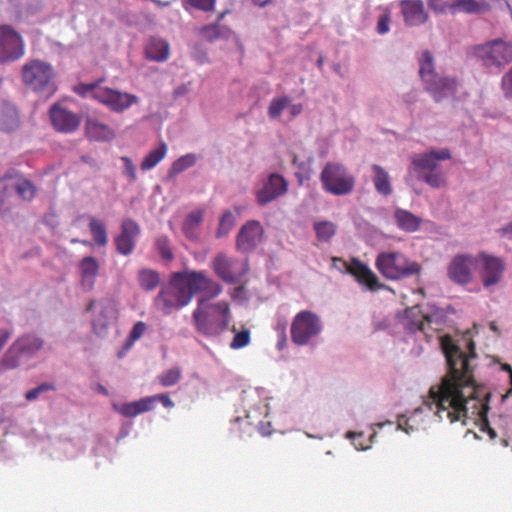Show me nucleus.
<instances>
[{"instance_id":"37","label":"nucleus","mask_w":512,"mask_h":512,"mask_svg":"<svg viewBox=\"0 0 512 512\" xmlns=\"http://www.w3.org/2000/svg\"><path fill=\"white\" fill-rule=\"evenodd\" d=\"M313 229L320 242H329L336 234V225L331 221H317L313 224Z\"/></svg>"},{"instance_id":"5","label":"nucleus","mask_w":512,"mask_h":512,"mask_svg":"<svg viewBox=\"0 0 512 512\" xmlns=\"http://www.w3.org/2000/svg\"><path fill=\"white\" fill-rule=\"evenodd\" d=\"M44 339L35 333H24L8 347L0 360L4 370H14L28 363L44 347Z\"/></svg>"},{"instance_id":"51","label":"nucleus","mask_w":512,"mask_h":512,"mask_svg":"<svg viewBox=\"0 0 512 512\" xmlns=\"http://www.w3.org/2000/svg\"><path fill=\"white\" fill-rule=\"evenodd\" d=\"M186 2L195 9L202 11H212L216 0H186Z\"/></svg>"},{"instance_id":"20","label":"nucleus","mask_w":512,"mask_h":512,"mask_svg":"<svg viewBox=\"0 0 512 512\" xmlns=\"http://www.w3.org/2000/svg\"><path fill=\"white\" fill-rule=\"evenodd\" d=\"M52 126L58 132L73 133L81 123V118L60 104H53L49 109Z\"/></svg>"},{"instance_id":"8","label":"nucleus","mask_w":512,"mask_h":512,"mask_svg":"<svg viewBox=\"0 0 512 512\" xmlns=\"http://www.w3.org/2000/svg\"><path fill=\"white\" fill-rule=\"evenodd\" d=\"M451 158L449 149L431 150L415 156L412 164L418 179L427 183L432 188H440L445 183L444 174L439 165L440 160Z\"/></svg>"},{"instance_id":"3","label":"nucleus","mask_w":512,"mask_h":512,"mask_svg":"<svg viewBox=\"0 0 512 512\" xmlns=\"http://www.w3.org/2000/svg\"><path fill=\"white\" fill-rule=\"evenodd\" d=\"M194 296L189 271L175 272L169 284L159 291L155 298L156 306L164 315L180 310L188 305Z\"/></svg>"},{"instance_id":"54","label":"nucleus","mask_w":512,"mask_h":512,"mask_svg":"<svg viewBox=\"0 0 512 512\" xmlns=\"http://www.w3.org/2000/svg\"><path fill=\"white\" fill-rule=\"evenodd\" d=\"M390 16L388 13L382 14L377 21L376 30L380 35L386 34L389 31Z\"/></svg>"},{"instance_id":"29","label":"nucleus","mask_w":512,"mask_h":512,"mask_svg":"<svg viewBox=\"0 0 512 512\" xmlns=\"http://www.w3.org/2000/svg\"><path fill=\"white\" fill-rule=\"evenodd\" d=\"M394 220L399 229L408 233L417 231L422 223V218L402 208L394 211Z\"/></svg>"},{"instance_id":"18","label":"nucleus","mask_w":512,"mask_h":512,"mask_svg":"<svg viewBox=\"0 0 512 512\" xmlns=\"http://www.w3.org/2000/svg\"><path fill=\"white\" fill-rule=\"evenodd\" d=\"M478 258L479 274L484 288L488 289L500 282L505 269L504 262L495 256L481 253Z\"/></svg>"},{"instance_id":"6","label":"nucleus","mask_w":512,"mask_h":512,"mask_svg":"<svg viewBox=\"0 0 512 512\" xmlns=\"http://www.w3.org/2000/svg\"><path fill=\"white\" fill-rule=\"evenodd\" d=\"M375 265L378 271L389 280H402L419 275L422 266L410 260L399 251H384L377 255Z\"/></svg>"},{"instance_id":"15","label":"nucleus","mask_w":512,"mask_h":512,"mask_svg":"<svg viewBox=\"0 0 512 512\" xmlns=\"http://www.w3.org/2000/svg\"><path fill=\"white\" fill-rule=\"evenodd\" d=\"M24 54L20 34L10 25H0V61H14Z\"/></svg>"},{"instance_id":"19","label":"nucleus","mask_w":512,"mask_h":512,"mask_svg":"<svg viewBox=\"0 0 512 512\" xmlns=\"http://www.w3.org/2000/svg\"><path fill=\"white\" fill-rule=\"evenodd\" d=\"M264 229L257 220H249L240 228L236 236V248L242 253L254 251L263 240Z\"/></svg>"},{"instance_id":"64","label":"nucleus","mask_w":512,"mask_h":512,"mask_svg":"<svg viewBox=\"0 0 512 512\" xmlns=\"http://www.w3.org/2000/svg\"><path fill=\"white\" fill-rule=\"evenodd\" d=\"M302 105L301 104H293L290 109V113L292 116H297L302 112Z\"/></svg>"},{"instance_id":"44","label":"nucleus","mask_w":512,"mask_h":512,"mask_svg":"<svg viewBox=\"0 0 512 512\" xmlns=\"http://www.w3.org/2000/svg\"><path fill=\"white\" fill-rule=\"evenodd\" d=\"M155 247L161 258L165 261L173 259V253L170 248V240L167 236L161 235L155 241Z\"/></svg>"},{"instance_id":"24","label":"nucleus","mask_w":512,"mask_h":512,"mask_svg":"<svg viewBox=\"0 0 512 512\" xmlns=\"http://www.w3.org/2000/svg\"><path fill=\"white\" fill-rule=\"evenodd\" d=\"M194 294L197 292H205V298L208 301L217 297L222 292V286L214 280L208 278L203 271H189Z\"/></svg>"},{"instance_id":"2","label":"nucleus","mask_w":512,"mask_h":512,"mask_svg":"<svg viewBox=\"0 0 512 512\" xmlns=\"http://www.w3.org/2000/svg\"><path fill=\"white\" fill-rule=\"evenodd\" d=\"M192 322L198 333L206 337L221 335L230 322V308L225 301L211 303L205 297H199L197 307L192 312Z\"/></svg>"},{"instance_id":"49","label":"nucleus","mask_w":512,"mask_h":512,"mask_svg":"<svg viewBox=\"0 0 512 512\" xmlns=\"http://www.w3.org/2000/svg\"><path fill=\"white\" fill-rule=\"evenodd\" d=\"M501 87L505 98L512 100V67L503 75Z\"/></svg>"},{"instance_id":"47","label":"nucleus","mask_w":512,"mask_h":512,"mask_svg":"<svg viewBox=\"0 0 512 512\" xmlns=\"http://www.w3.org/2000/svg\"><path fill=\"white\" fill-rule=\"evenodd\" d=\"M250 342V332L247 329H243L239 332H236L231 343L230 348L232 349H241L247 346Z\"/></svg>"},{"instance_id":"59","label":"nucleus","mask_w":512,"mask_h":512,"mask_svg":"<svg viewBox=\"0 0 512 512\" xmlns=\"http://www.w3.org/2000/svg\"><path fill=\"white\" fill-rule=\"evenodd\" d=\"M189 91H190L189 84H182V85L178 86L177 88H175V90L173 92V96L175 98H179V97L186 95Z\"/></svg>"},{"instance_id":"41","label":"nucleus","mask_w":512,"mask_h":512,"mask_svg":"<svg viewBox=\"0 0 512 512\" xmlns=\"http://www.w3.org/2000/svg\"><path fill=\"white\" fill-rule=\"evenodd\" d=\"M291 103V98L288 96L273 98L268 107V116L271 119H277L285 108Z\"/></svg>"},{"instance_id":"4","label":"nucleus","mask_w":512,"mask_h":512,"mask_svg":"<svg viewBox=\"0 0 512 512\" xmlns=\"http://www.w3.org/2000/svg\"><path fill=\"white\" fill-rule=\"evenodd\" d=\"M419 75L427 91L435 102H441L456 93V80L440 76L434 68V58L430 51L425 50L419 58Z\"/></svg>"},{"instance_id":"52","label":"nucleus","mask_w":512,"mask_h":512,"mask_svg":"<svg viewBox=\"0 0 512 512\" xmlns=\"http://www.w3.org/2000/svg\"><path fill=\"white\" fill-rule=\"evenodd\" d=\"M121 160L123 162V174L127 175L132 181L136 180V170L135 166L132 162V160L127 157L123 156L121 157Z\"/></svg>"},{"instance_id":"30","label":"nucleus","mask_w":512,"mask_h":512,"mask_svg":"<svg viewBox=\"0 0 512 512\" xmlns=\"http://www.w3.org/2000/svg\"><path fill=\"white\" fill-rule=\"evenodd\" d=\"M490 8L489 3L485 0H455L449 11L451 14H456L460 11L467 14H481L489 11Z\"/></svg>"},{"instance_id":"48","label":"nucleus","mask_w":512,"mask_h":512,"mask_svg":"<svg viewBox=\"0 0 512 512\" xmlns=\"http://www.w3.org/2000/svg\"><path fill=\"white\" fill-rule=\"evenodd\" d=\"M55 386L48 382H43L37 387L27 391L25 393V399L27 401H34L36 400L42 393L48 392V391H54Z\"/></svg>"},{"instance_id":"50","label":"nucleus","mask_w":512,"mask_h":512,"mask_svg":"<svg viewBox=\"0 0 512 512\" xmlns=\"http://www.w3.org/2000/svg\"><path fill=\"white\" fill-rule=\"evenodd\" d=\"M455 0H428V6L436 13H443L450 9Z\"/></svg>"},{"instance_id":"36","label":"nucleus","mask_w":512,"mask_h":512,"mask_svg":"<svg viewBox=\"0 0 512 512\" xmlns=\"http://www.w3.org/2000/svg\"><path fill=\"white\" fill-rule=\"evenodd\" d=\"M196 162L197 156L194 153H188L186 155L181 156L172 163L168 171V177L171 178L177 174L182 173L183 171L194 166Z\"/></svg>"},{"instance_id":"25","label":"nucleus","mask_w":512,"mask_h":512,"mask_svg":"<svg viewBox=\"0 0 512 512\" xmlns=\"http://www.w3.org/2000/svg\"><path fill=\"white\" fill-rule=\"evenodd\" d=\"M81 285L85 291L94 288L95 280L99 272V263L93 256L84 257L79 263Z\"/></svg>"},{"instance_id":"14","label":"nucleus","mask_w":512,"mask_h":512,"mask_svg":"<svg viewBox=\"0 0 512 512\" xmlns=\"http://www.w3.org/2000/svg\"><path fill=\"white\" fill-rule=\"evenodd\" d=\"M216 275L228 284H235L245 274L249 267L248 262H240L237 258L228 257L224 253H218L212 262Z\"/></svg>"},{"instance_id":"28","label":"nucleus","mask_w":512,"mask_h":512,"mask_svg":"<svg viewBox=\"0 0 512 512\" xmlns=\"http://www.w3.org/2000/svg\"><path fill=\"white\" fill-rule=\"evenodd\" d=\"M152 399L153 398H141L138 401L122 403V404H113V409L127 418H133L137 415L150 411L152 409Z\"/></svg>"},{"instance_id":"60","label":"nucleus","mask_w":512,"mask_h":512,"mask_svg":"<svg viewBox=\"0 0 512 512\" xmlns=\"http://www.w3.org/2000/svg\"><path fill=\"white\" fill-rule=\"evenodd\" d=\"M80 159H81L82 162L88 164L92 168H95V169L99 168L97 161L93 157H91L90 155H82L80 157Z\"/></svg>"},{"instance_id":"9","label":"nucleus","mask_w":512,"mask_h":512,"mask_svg":"<svg viewBox=\"0 0 512 512\" xmlns=\"http://www.w3.org/2000/svg\"><path fill=\"white\" fill-rule=\"evenodd\" d=\"M320 181L326 192L337 196L350 194L355 185V179L347 168L335 162H328L324 166Z\"/></svg>"},{"instance_id":"27","label":"nucleus","mask_w":512,"mask_h":512,"mask_svg":"<svg viewBox=\"0 0 512 512\" xmlns=\"http://www.w3.org/2000/svg\"><path fill=\"white\" fill-rule=\"evenodd\" d=\"M87 137L94 141H110L115 137L114 131L106 124L93 117L86 120Z\"/></svg>"},{"instance_id":"22","label":"nucleus","mask_w":512,"mask_h":512,"mask_svg":"<svg viewBox=\"0 0 512 512\" xmlns=\"http://www.w3.org/2000/svg\"><path fill=\"white\" fill-rule=\"evenodd\" d=\"M140 233L139 225L132 219H124L120 234L115 237L116 251L121 255H130L135 248V238Z\"/></svg>"},{"instance_id":"13","label":"nucleus","mask_w":512,"mask_h":512,"mask_svg":"<svg viewBox=\"0 0 512 512\" xmlns=\"http://www.w3.org/2000/svg\"><path fill=\"white\" fill-rule=\"evenodd\" d=\"M478 258L471 254L455 255L447 266V277L457 285L465 286L472 282Z\"/></svg>"},{"instance_id":"46","label":"nucleus","mask_w":512,"mask_h":512,"mask_svg":"<svg viewBox=\"0 0 512 512\" xmlns=\"http://www.w3.org/2000/svg\"><path fill=\"white\" fill-rule=\"evenodd\" d=\"M202 212L194 211L187 215L183 223V231L187 236H191L193 230L202 222Z\"/></svg>"},{"instance_id":"7","label":"nucleus","mask_w":512,"mask_h":512,"mask_svg":"<svg viewBox=\"0 0 512 512\" xmlns=\"http://www.w3.org/2000/svg\"><path fill=\"white\" fill-rule=\"evenodd\" d=\"M469 348H470V352H469V354H466V357H470V369H469V371H466V369H463V381L465 380L467 383H463V385H461L463 398L465 400H470V399L475 398L477 400H480L481 404H483V406H487L488 408H487V411L485 412V414H481V413L472 414L471 410H469L467 412L463 411V412H461V414H459L460 417L458 420H461L462 417H467L469 414L471 416L478 417L480 420L485 422L486 428H484L483 430L487 431V433L489 434L491 439H494L497 437V433L495 432L494 429H492L491 427L488 426V421H487V414L490 410L489 401L491 398V393L486 391L483 386L478 385L473 378L472 361L476 358V353L474 351V343L473 342L469 343Z\"/></svg>"},{"instance_id":"34","label":"nucleus","mask_w":512,"mask_h":512,"mask_svg":"<svg viewBox=\"0 0 512 512\" xmlns=\"http://www.w3.org/2000/svg\"><path fill=\"white\" fill-rule=\"evenodd\" d=\"M423 317L426 322L437 326L445 324L448 320L446 310L434 303L427 304L426 310L423 312Z\"/></svg>"},{"instance_id":"26","label":"nucleus","mask_w":512,"mask_h":512,"mask_svg":"<svg viewBox=\"0 0 512 512\" xmlns=\"http://www.w3.org/2000/svg\"><path fill=\"white\" fill-rule=\"evenodd\" d=\"M398 318L402 320L404 329L411 334L417 331H425L423 311H421L418 306L410 307L403 312H399Z\"/></svg>"},{"instance_id":"53","label":"nucleus","mask_w":512,"mask_h":512,"mask_svg":"<svg viewBox=\"0 0 512 512\" xmlns=\"http://www.w3.org/2000/svg\"><path fill=\"white\" fill-rule=\"evenodd\" d=\"M145 330H146V324L144 322L139 321V322L135 323L130 331V334H129V338H130L131 342L138 340L143 335Z\"/></svg>"},{"instance_id":"63","label":"nucleus","mask_w":512,"mask_h":512,"mask_svg":"<svg viewBox=\"0 0 512 512\" xmlns=\"http://www.w3.org/2000/svg\"><path fill=\"white\" fill-rule=\"evenodd\" d=\"M293 164L296 165L301 171L308 173V164L304 161L299 162L296 155L293 156Z\"/></svg>"},{"instance_id":"11","label":"nucleus","mask_w":512,"mask_h":512,"mask_svg":"<svg viewBox=\"0 0 512 512\" xmlns=\"http://www.w3.org/2000/svg\"><path fill=\"white\" fill-rule=\"evenodd\" d=\"M322 331V322L318 315L311 311H301L293 319L291 325V339L300 346L307 345L309 341Z\"/></svg>"},{"instance_id":"61","label":"nucleus","mask_w":512,"mask_h":512,"mask_svg":"<svg viewBox=\"0 0 512 512\" xmlns=\"http://www.w3.org/2000/svg\"><path fill=\"white\" fill-rule=\"evenodd\" d=\"M501 236L512 239V222L508 223L500 229Z\"/></svg>"},{"instance_id":"33","label":"nucleus","mask_w":512,"mask_h":512,"mask_svg":"<svg viewBox=\"0 0 512 512\" xmlns=\"http://www.w3.org/2000/svg\"><path fill=\"white\" fill-rule=\"evenodd\" d=\"M372 170L374 173L372 180L376 191L383 196L390 195L392 193V187L388 172L377 164L372 166Z\"/></svg>"},{"instance_id":"58","label":"nucleus","mask_w":512,"mask_h":512,"mask_svg":"<svg viewBox=\"0 0 512 512\" xmlns=\"http://www.w3.org/2000/svg\"><path fill=\"white\" fill-rule=\"evenodd\" d=\"M11 336H12V331L11 330L4 329V328L0 329V351L6 345V343L11 338Z\"/></svg>"},{"instance_id":"10","label":"nucleus","mask_w":512,"mask_h":512,"mask_svg":"<svg viewBox=\"0 0 512 512\" xmlns=\"http://www.w3.org/2000/svg\"><path fill=\"white\" fill-rule=\"evenodd\" d=\"M55 71L51 64L40 60H32L22 68V79L25 86L35 92L53 89Z\"/></svg>"},{"instance_id":"23","label":"nucleus","mask_w":512,"mask_h":512,"mask_svg":"<svg viewBox=\"0 0 512 512\" xmlns=\"http://www.w3.org/2000/svg\"><path fill=\"white\" fill-rule=\"evenodd\" d=\"M400 6L406 26H419L427 21L428 15L421 0H402Z\"/></svg>"},{"instance_id":"21","label":"nucleus","mask_w":512,"mask_h":512,"mask_svg":"<svg viewBox=\"0 0 512 512\" xmlns=\"http://www.w3.org/2000/svg\"><path fill=\"white\" fill-rule=\"evenodd\" d=\"M288 183L283 176L272 173L264 182L263 187L257 191V202L264 206L287 192Z\"/></svg>"},{"instance_id":"35","label":"nucleus","mask_w":512,"mask_h":512,"mask_svg":"<svg viewBox=\"0 0 512 512\" xmlns=\"http://www.w3.org/2000/svg\"><path fill=\"white\" fill-rule=\"evenodd\" d=\"M167 145L164 141H161L159 146L150 151L148 155L143 159L141 163L142 170H150L154 168L166 155Z\"/></svg>"},{"instance_id":"43","label":"nucleus","mask_w":512,"mask_h":512,"mask_svg":"<svg viewBox=\"0 0 512 512\" xmlns=\"http://www.w3.org/2000/svg\"><path fill=\"white\" fill-rule=\"evenodd\" d=\"M235 224L234 215L231 211L227 210L225 211L222 216L220 217L219 226L216 231V237L222 238L226 236L231 229L233 228Z\"/></svg>"},{"instance_id":"38","label":"nucleus","mask_w":512,"mask_h":512,"mask_svg":"<svg viewBox=\"0 0 512 512\" xmlns=\"http://www.w3.org/2000/svg\"><path fill=\"white\" fill-rule=\"evenodd\" d=\"M140 286L147 291L154 290L160 283L159 274L152 269H142L138 275Z\"/></svg>"},{"instance_id":"39","label":"nucleus","mask_w":512,"mask_h":512,"mask_svg":"<svg viewBox=\"0 0 512 512\" xmlns=\"http://www.w3.org/2000/svg\"><path fill=\"white\" fill-rule=\"evenodd\" d=\"M89 229L96 244L99 246H105L107 244V231L104 224H102L94 217H91L89 222Z\"/></svg>"},{"instance_id":"57","label":"nucleus","mask_w":512,"mask_h":512,"mask_svg":"<svg viewBox=\"0 0 512 512\" xmlns=\"http://www.w3.org/2000/svg\"><path fill=\"white\" fill-rule=\"evenodd\" d=\"M402 102L406 105H412L418 100V91L416 89H411L410 91L404 93L401 96Z\"/></svg>"},{"instance_id":"17","label":"nucleus","mask_w":512,"mask_h":512,"mask_svg":"<svg viewBox=\"0 0 512 512\" xmlns=\"http://www.w3.org/2000/svg\"><path fill=\"white\" fill-rule=\"evenodd\" d=\"M468 55L490 72L499 73L502 71V64L500 63L502 59L499 57L500 53L496 44L493 43V39L472 46L468 50Z\"/></svg>"},{"instance_id":"1","label":"nucleus","mask_w":512,"mask_h":512,"mask_svg":"<svg viewBox=\"0 0 512 512\" xmlns=\"http://www.w3.org/2000/svg\"><path fill=\"white\" fill-rule=\"evenodd\" d=\"M439 344L446 360L447 374L443 377L440 392L435 394L432 401H424L418 408L414 409L409 417L399 415L397 420V429L404 431L410 435L418 429L417 417L420 414L434 411L439 420H443L444 416L451 423L458 421L461 412L471 410L472 414H485L487 406H483L480 400H465L461 390L463 385V369L469 371L470 357H466V353L462 348L454 343L449 335L439 338ZM464 383H467L464 380Z\"/></svg>"},{"instance_id":"31","label":"nucleus","mask_w":512,"mask_h":512,"mask_svg":"<svg viewBox=\"0 0 512 512\" xmlns=\"http://www.w3.org/2000/svg\"><path fill=\"white\" fill-rule=\"evenodd\" d=\"M199 33L203 39L213 43L217 40H228L232 35V30L226 25L212 23L203 26Z\"/></svg>"},{"instance_id":"42","label":"nucleus","mask_w":512,"mask_h":512,"mask_svg":"<svg viewBox=\"0 0 512 512\" xmlns=\"http://www.w3.org/2000/svg\"><path fill=\"white\" fill-rule=\"evenodd\" d=\"M17 194L26 201H30L35 197L36 188L31 181L27 179H19L15 185Z\"/></svg>"},{"instance_id":"56","label":"nucleus","mask_w":512,"mask_h":512,"mask_svg":"<svg viewBox=\"0 0 512 512\" xmlns=\"http://www.w3.org/2000/svg\"><path fill=\"white\" fill-rule=\"evenodd\" d=\"M148 398H153L152 399V405L156 402V401H160L164 407L166 408H171L174 406V403L173 401L171 400V398L169 397L168 394H157V395H153V396H149Z\"/></svg>"},{"instance_id":"62","label":"nucleus","mask_w":512,"mask_h":512,"mask_svg":"<svg viewBox=\"0 0 512 512\" xmlns=\"http://www.w3.org/2000/svg\"><path fill=\"white\" fill-rule=\"evenodd\" d=\"M286 334H285V326L282 327L281 334L279 335V340L277 342V348L282 350L286 345Z\"/></svg>"},{"instance_id":"32","label":"nucleus","mask_w":512,"mask_h":512,"mask_svg":"<svg viewBox=\"0 0 512 512\" xmlns=\"http://www.w3.org/2000/svg\"><path fill=\"white\" fill-rule=\"evenodd\" d=\"M169 56V44L162 39L152 38L146 47V57L149 60L162 62Z\"/></svg>"},{"instance_id":"16","label":"nucleus","mask_w":512,"mask_h":512,"mask_svg":"<svg viewBox=\"0 0 512 512\" xmlns=\"http://www.w3.org/2000/svg\"><path fill=\"white\" fill-rule=\"evenodd\" d=\"M333 261L342 262L345 268V272L353 275L360 284L367 286L370 290H391L387 285L380 283L377 275L367 265L363 264L359 259L352 258L351 263H347L346 261L340 258L334 257Z\"/></svg>"},{"instance_id":"40","label":"nucleus","mask_w":512,"mask_h":512,"mask_svg":"<svg viewBox=\"0 0 512 512\" xmlns=\"http://www.w3.org/2000/svg\"><path fill=\"white\" fill-rule=\"evenodd\" d=\"M493 43L496 44L497 49L500 53L502 70L512 62V40H505L503 38L493 39Z\"/></svg>"},{"instance_id":"45","label":"nucleus","mask_w":512,"mask_h":512,"mask_svg":"<svg viewBox=\"0 0 512 512\" xmlns=\"http://www.w3.org/2000/svg\"><path fill=\"white\" fill-rule=\"evenodd\" d=\"M181 379V369L178 367L167 370L158 376L160 384L164 387H170L179 382Z\"/></svg>"},{"instance_id":"55","label":"nucleus","mask_w":512,"mask_h":512,"mask_svg":"<svg viewBox=\"0 0 512 512\" xmlns=\"http://www.w3.org/2000/svg\"><path fill=\"white\" fill-rule=\"evenodd\" d=\"M363 436H364V433H363V432H353V431H348V432L346 433V438L353 440V445H354V447H355L357 450H367V449H369V448H370V446H363V444H362V443H360V442H359V443L355 442V439H356V438H361V437H363Z\"/></svg>"},{"instance_id":"12","label":"nucleus","mask_w":512,"mask_h":512,"mask_svg":"<svg viewBox=\"0 0 512 512\" xmlns=\"http://www.w3.org/2000/svg\"><path fill=\"white\" fill-rule=\"evenodd\" d=\"M83 89L85 92L93 93L95 99L118 113L125 111L139 101L138 97L134 94L110 88H97V85L94 83L84 85Z\"/></svg>"}]
</instances>
